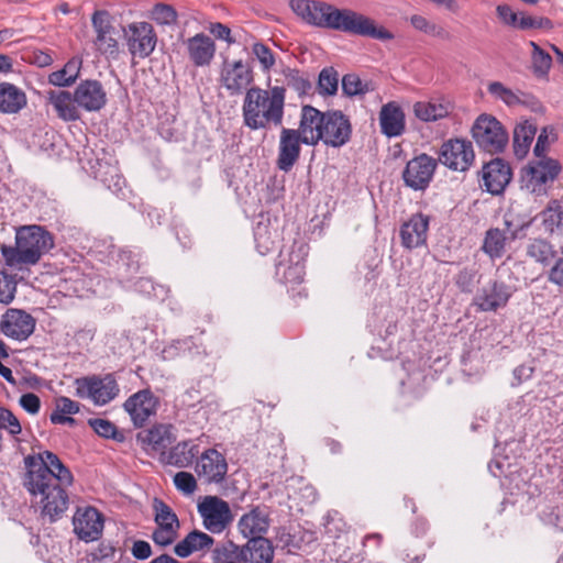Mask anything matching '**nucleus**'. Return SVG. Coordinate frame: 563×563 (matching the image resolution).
<instances>
[{"instance_id": "nucleus-7", "label": "nucleus", "mask_w": 563, "mask_h": 563, "mask_svg": "<svg viewBox=\"0 0 563 563\" xmlns=\"http://www.w3.org/2000/svg\"><path fill=\"white\" fill-rule=\"evenodd\" d=\"M472 136L487 153L503 152L508 144V133L503 124L490 114H481L473 124Z\"/></svg>"}, {"instance_id": "nucleus-54", "label": "nucleus", "mask_w": 563, "mask_h": 563, "mask_svg": "<svg viewBox=\"0 0 563 563\" xmlns=\"http://www.w3.org/2000/svg\"><path fill=\"white\" fill-rule=\"evenodd\" d=\"M253 54L256 56L258 62L261 63L263 69L268 70L275 64V57L273 52L263 43H255L253 45Z\"/></svg>"}, {"instance_id": "nucleus-27", "label": "nucleus", "mask_w": 563, "mask_h": 563, "mask_svg": "<svg viewBox=\"0 0 563 563\" xmlns=\"http://www.w3.org/2000/svg\"><path fill=\"white\" fill-rule=\"evenodd\" d=\"M379 125L382 133L388 137H396L404 133L406 128L405 113L397 102L390 101L382 107Z\"/></svg>"}, {"instance_id": "nucleus-21", "label": "nucleus", "mask_w": 563, "mask_h": 563, "mask_svg": "<svg viewBox=\"0 0 563 563\" xmlns=\"http://www.w3.org/2000/svg\"><path fill=\"white\" fill-rule=\"evenodd\" d=\"M184 46L188 59L196 67L209 66L217 52L213 38L202 32L186 38Z\"/></svg>"}, {"instance_id": "nucleus-38", "label": "nucleus", "mask_w": 563, "mask_h": 563, "mask_svg": "<svg viewBox=\"0 0 563 563\" xmlns=\"http://www.w3.org/2000/svg\"><path fill=\"white\" fill-rule=\"evenodd\" d=\"M212 563H245L243 547L232 541L218 544L212 550Z\"/></svg>"}, {"instance_id": "nucleus-11", "label": "nucleus", "mask_w": 563, "mask_h": 563, "mask_svg": "<svg viewBox=\"0 0 563 563\" xmlns=\"http://www.w3.org/2000/svg\"><path fill=\"white\" fill-rule=\"evenodd\" d=\"M91 24L96 34L93 40L95 48L110 58H117L119 55V42L117 40V30L111 23L110 14L104 10H97L91 16Z\"/></svg>"}, {"instance_id": "nucleus-2", "label": "nucleus", "mask_w": 563, "mask_h": 563, "mask_svg": "<svg viewBox=\"0 0 563 563\" xmlns=\"http://www.w3.org/2000/svg\"><path fill=\"white\" fill-rule=\"evenodd\" d=\"M292 12L305 23L358 36L387 41L394 35L375 21L352 9H340L320 0H290Z\"/></svg>"}, {"instance_id": "nucleus-46", "label": "nucleus", "mask_w": 563, "mask_h": 563, "mask_svg": "<svg viewBox=\"0 0 563 563\" xmlns=\"http://www.w3.org/2000/svg\"><path fill=\"white\" fill-rule=\"evenodd\" d=\"M151 18L161 25H172L177 21V12L168 4L157 3L151 12Z\"/></svg>"}, {"instance_id": "nucleus-58", "label": "nucleus", "mask_w": 563, "mask_h": 563, "mask_svg": "<svg viewBox=\"0 0 563 563\" xmlns=\"http://www.w3.org/2000/svg\"><path fill=\"white\" fill-rule=\"evenodd\" d=\"M476 273L472 269L464 268L455 276V284L463 292H471Z\"/></svg>"}, {"instance_id": "nucleus-40", "label": "nucleus", "mask_w": 563, "mask_h": 563, "mask_svg": "<svg viewBox=\"0 0 563 563\" xmlns=\"http://www.w3.org/2000/svg\"><path fill=\"white\" fill-rule=\"evenodd\" d=\"M509 240L499 228L490 229L486 232L483 251L492 258L500 257L505 250V243Z\"/></svg>"}, {"instance_id": "nucleus-45", "label": "nucleus", "mask_w": 563, "mask_h": 563, "mask_svg": "<svg viewBox=\"0 0 563 563\" xmlns=\"http://www.w3.org/2000/svg\"><path fill=\"white\" fill-rule=\"evenodd\" d=\"M528 225L529 222L519 219L515 213L509 211L504 216V229H501V231L508 239L515 240L519 232L523 231Z\"/></svg>"}, {"instance_id": "nucleus-47", "label": "nucleus", "mask_w": 563, "mask_h": 563, "mask_svg": "<svg viewBox=\"0 0 563 563\" xmlns=\"http://www.w3.org/2000/svg\"><path fill=\"white\" fill-rule=\"evenodd\" d=\"M342 90L349 97L362 95L367 91V84L363 82L358 76L347 74L342 78Z\"/></svg>"}, {"instance_id": "nucleus-17", "label": "nucleus", "mask_w": 563, "mask_h": 563, "mask_svg": "<svg viewBox=\"0 0 563 563\" xmlns=\"http://www.w3.org/2000/svg\"><path fill=\"white\" fill-rule=\"evenodd\" d=\"M74 532L85 541L90 542L100 538L103 530V517L93 507H78L73 517Z\"/></svg>"}, {"instance_id": "nucleus-6", "label": "nucleus", "mask_w": 563, "mask_h": 563, "mask_svg": "<svg viewBox=\"0 0 563 563\" xmlns=\"http://www.w3.org/2000/svg\"><path fill=\"white\" fill-rule=\"evenodd\" d=\"M561 172V165L550 157L538 158L521 170V189L536 195H547Z\"/></svg>"}, {"instance_id": "nucleus-56", "label": "nucleus", "mask_w": 563, "mask_h": 563, "mask_svg": "<svg viewBox=\"0 0 563 563\" xmlns=\"http://www.w3.org/2000/svg\"><path fill=\"white\" fill-rule=\"evenodd\" d=\"M303 276L305 266L300 261H297L285 269L283 278L286 284H299L303 280Z\"/></svg>"}, {"instance_id": "nucleus-39", "label": "nucleus", "mask_w": 563, "mask_h": 563, "mask_svg": "<svg viewBox=\"0 0 563 563\" xmlns=\"http://www.w3.org/2000/svg\"><path fill=\"white\" fill-rule=\"evenodd\" d=\"M527 254L536 262L548 265L555 256L553 245L544 239H534L527 246Z\"/></svg>"}, {"instance_id": "nucleus-15", "label": "nucleus", "mask_w": 563, "mask_h": 563, "mask_svg": "<svg viewBox=\"0 0 563 563\" xmlns=\"http://www.w3.org/2000/svg\"><path fill=\"white\" fill-rule=\"evenodd\" d=\"M303 144L301 119L298 129L283 128L279 136L277 167L283 172H289L300 156V144Z\"/></svg>"}, {"instance_id": "nucleus-16", "label": "nucleus", "mask_w": 563, "mask_h": 563, "mask_svg": "<svg viewBox=\"0 0 563 563\" xmlns=\"http://www.w3.org/2000/svg\"><path fill=\"white\" fill-rule=\"evenodd\" d=\"M253 81V70L243 60L223 63L220 82L231 96L242 93Z\"/></svg>"}, {"instance_id": "nucleus-9", "label": "nucleus", "mask_w": 563, "mask_h": 563, "mask_svg": "<svg viewBox=\"0 0 563 563\" xmlns=\"http://www.w3.org/2000/svg\"><path fill=\"white\" fill-rule=\"evenodd\" d=\"M75 387L79 398L89 399L99 406L110 402L119 394V386L111 375L77 378Z\"/></svg>"}, {"instance_id": "nucleus-4", "label": "nucleus", "mask_w": 563, "mask_h": 563, "mask_svg": "<svg viewBox=\"0 0 563 563\" xmlns=\"http://www.w3.org/2000/svg\"><path fill=\"white\" fill-rule=\"evenodd\" d=\"M286 89L274 86L269 89L252 87L246 90L242 104L245 126L251 130L268 129L283 123Z\"/></svg>"}, {"instance_id": "nucleus-51", "label": "nucleus", "mask_w": 563, "mask_h": 563, "mask_svg": "<svg viewBox=\"0 0 563 563\" xmlns=\"http://www.w3.org/2000/svg\"><path fill=\"white\" fill-rule=\"evenodd\" d=\"M174 484L176 488L185 495H191L197 489V481L189 472H178L174 476Z\"/></svg>"}, {"instance_id": "nucleus-43", "label": "nucleus", "mask_w": 563, "mask_h": 563, "mask_svg": "<svg viewBox=\"0 0 563 563\" xmlns=\"http://www.w3.org/2000/svg\"><path fill=\"white\" fill-rule=\"evenodd\" d=\"M532 47V67L538 76H545L552 65V57L544 52L537 43L530 42Z\"/></svg>"}, {"instance_id": "nucleus-20", "label": "nucleus", "mask_w": 563, "mask_h": 563, "mask_svg": "<svg viewBox=\"0 0 563 563\" xmlns=\"http://www.w3.org/2000/svg\"><path fill=\"white\" fill-rule=\"evenodd\" d=\"M173 429L170 424H156L148 430L140 432L137 441L146 453L159 454L163 457L166 455L167 449L176 440Z\"/></svg>"}, {"instance_id": "nucleus-28", "label": "nucleus", "mask_w": 563, "mask_h": 563, "mask_svg": "<svg viewBox=\"0 0 563 563\" xmlns=\"http://www.w3.org/2000/svg\"><path fill=\"white\" fill-rule=\"evenodd\" d=\"M46 99L60 120L71 122L80 119V111L75 100V93L71 95L66 90H51L47 92Z\"/></svg>"}, {"instance_id": "nucleus-49", "label": "nucleus", "mask_w": 563, "mask_h": 563, "mask_svg": "<svg viewBox=\"0 0 563 563\" xmlns=\"http://www.w3.org/2000/svg\"><path fill=\"white\" fill-rule=\"evenodd\" d=\"M7 430L11 435L21 433L22 428L19 419L13 412L4 407H0V430Z\"/></svg>"}, {"instance_id": "nucleus-24", "label": "nucleus", "mask_w": 563, "mask_h": 563, "mask_svg": "<svg viewBox=\"0 0 563 563\" xmlns=\"http://www.w3.org/2000/svg\"><path fill=\"white\" fill-rule=\"evenodd\" d=\"M429 230V218L421 213L410 217L399 230L401 245L406 250H413L426 245Z\"/></svg>"}, {"instance_id": "nucleus-31", "label": "nucleus", "mask_w": 563, "mask_h": 563, "mask_svg": "<svg viewBox=\"0 0 563 563\" xmlns=\"http://www.w3.org/2000/svg\"><path fill=\"white\" fill-rule=\"evenodd\" d=\"M244 562L272 563L274 549L271 541L264 537L249 539L243 545Z\"/></svg>"}, {"instance_id": "nucleus-42", "label": "nucleus", "mask_w": 563, "mask_h": 563, "mask_svg": "<svg viewBox=\"0 0 563 563\" xmlns=\"http://www.w3.org/2000/svg\"><path fill=\"white\" fill-rule=\"evenodd\" d=\"M339 74L333 67L323 68L319 74L318 90L320 95L333 96L338 91Z\"/></svg>"}, {"instance_id": "nucleus-53", "label": "nucleus", "mask_w": 563, "mask_h": 563, "mask_svg": "<svg viewBox=\"0 0 563 563\" xmlns=\"http://www.w3.org/2000/svg\"><path fill=\"white\" fill-rule=\"evenodd\" d=\"M88 422L98 435L107 439H115L118 433L117 427L111 421L101 418H95L89 419Z\"/></svg>"}, {"instance_id": "nucleus-3", "label": "nucleus", "mask_w": 563, "mask_h": 563, "mask_svg": "<svg viewBox=\"0 0 563 563\" xmlns=\"http://www.w3.org/2000/svg\"><path fill=\"white\" fill-rule=\"evenodd\" d=\"M301 131L303 144L316 146L320 142L329 147L345 145L352 135L350 119L339 110L322 112L317 108L306 104L301 112Z\"/></svg>"}, {"instance_id": "nucleus-12", "label": "nucleus", "mask_w": 563, "mask_h": 563, "mask_svg": "<svg viewBox=\"0 0 563 563\" xmlns=\"http://www.w3.org/2000/svg\"><path fill=\"white\" fill-rule=\"evenodd\" d=\"M474 157L471 142L454 139L442 144L439 161L452 170L465 172L473 164Z\"/></svg>"}, {"instance_id": "nucleus-57", "label": "nucleus", "mask_w": 563, "mask_h": 563, "mask_svg": "<svg viewBox=\"0 0 563 563\" xmlns=\"http://www.w3.org/2000/svg\"><path fill=\"white\" fill-rule=\"evenodd\" d=\"M496 12L497 16L504 24L517 27L520 15L515 12L508 4H498Z\"/></svg>"}, {"instance_id": "nucleus-48", "label": "nucleus", "mask_w": 563, "mask_h": 563, "mask_svg": "<svg viewBox=\"0 0 563 563\" xmlns=\"http://www.w3.org/2000/svg\"><path fill=\"white\" fill-rule=\"evenodd\" d=\"M286 81L300 96L307 95L312 88L311 81L297 70H290L286 75Z\"/></svg>"}, {"instance_id": "nucleus-13", "label": "nucleus", "mask_w": 563, "mask_h": 563, "mask_svg": "<svg viewBox=\"0 0 563 563\" xmlns=\"http://www.w3.org/2000/svg\"><path fill=\"white\" fill-rule=\"evenodd\" d=\"M512 294L511 286L500 280H493L478 289L473 299V305L479 311L495 312L507 306Z\"/></svg>"}, {"instance_id": "nucleus-50", "label": "nucleus", "mask_w": 563, "mask_h": 563, "mask_svg": "<svg viewBox=\"0 0 563 563\" xmlns=\"http://www.w3.org/2000/svg\"><path fill=\"white\" fill-rule=\"evenodd\" d=\"M555 140L554 129L545 126L541 130L537 143L533 148V153L537 158L547 157L545 153L551 142Z\"/></svg>"}, {"instance_id": "nucleus-37", "label": "nucleus", "mask_w": 563, "mask_h": 563, "mask_svg": "<svg viewBox=\"0 0 563 563\" xmlns=\"http://www.w3.org/2000/svg\"><path fill=\"white\" fill-rule=\"evenodd\" d=\"M487 92L495 99L508 107H516L527 102V95L512 90L500 81H492L487 85Z\"/></svg>"}, {"instance_id": "nucleus-62", "label": "nucleus", "mask_w": 563, "mask_h": 563, "mask_svg": "<svg viewBox=\"0 0 563 563\" xmlns=\"http://www.w3.org/2000/svg\"><path fill=\"white\" fill-rule=\"evenodd\" d=\"M55 410L70 416L79 411V405L68 397H59L56 399Z\"/></svg>"}, {"instance_id": "nucleus-29", "label": "nucleus", "mask_w": 563, "mask_h": 563, "mask_svg": "<svg viewBox=\"0 0 563 563\" xmlns=\"http://www.w3.org/2000/svg\"><path fill=\"white\" fill-rule=\"evenodd\" d=\"M214 539L206 532L194 530L189 532L180 542H178L174 552L179 558H188L195 552L210 549Z\"/></svg>"}, {"instance_id": "nucleus-60", "label": "nucleus", "mask_w": 563, "mask_h": 563, "mask_svg": "<svg viewBox=\"0 0 563 563\" xmlns=\"http://www.w3.org/2000/svg\"><path fill=\"white\" fill-rule=\"evenodd\" d=\"M20 406L29 413L36 415L41 408V400L37 395L33 393L24 394L20 397Z\"/></svg>"}, {"instance_id": "nucleus-18", "label": "nucleus", "mask_w": 563, "mask_h": 563, "mask_svg": "<svg viewBox=\"0 0 563 563\" xmlns=\"http://www.w3.org/2000/svg\"><path fill=\"white\" fill-rule=\"evenodd\" d=\"M435 167L437 162L431 156L427 154L416 156L406 165L402 173L404 181L415 190L424 189L431 181Z\"/></svg>"}, {"instance_id": "nucleus-5", "label": "nucleus", "mask_w": 563, "mask_h": 563, "mask_svg": "<svg viewBox=\"0 0 563 563\" xmlns=\"http://www.w3.org/2000/svg\"><path fill=\"white\" fill-rule=\"evenodd\" d=\"M54 246L53 235L40 225H26L16 231L15 246L3 245L1 254L8 266L35 265Z\"/></svg>"}, {"instance_id": "nucleus-32", "label": "nucleus", "mask_w": 563, "mask_h": 563, "mask_svg": "<svg viewBox=\"0 0 563 563\" xmlns=\"http://www.w3.org/2000/svg\"><path fill=\"white\" fill-rule=\"evenodd\" d=\"M544 231L550 235L563 236V201L550 200L539 213Z\"/></svg>"}, {"instance_id": "nucleus-8", "label": "nucleus", "mask_w": 563, "mask_h": 563, "mask_svg": "<svg viewBox=\"0 0 563 563\" xmlns=\"http://www.w3.org/2000/svg\"><path fill=\"white\" fill-rule=\"evenodd\" d=\"M197 511L203 528L214 534L222 533L233 521L229 503L218 496L202 497L197 504Z\"/></svg>"}, {"instance_id": "nucleus-55", "label": "nucleus", "mask_w": 563, "mask_h": 563, "mask_svg": "<svg viewBox=\"0 0 563 563\" xmlns=\"http://www.w3.org/2000/svg\"><path fill=\"white\" fill-rule=\"evenodd\" d=\"M177 531L172 527H157L153 532V541L162 547L169 545L177 538Z\"/></svg>"}, {"instance_id": "nucleus-10", "label": "nucleus", "mask_w": 563, "mask_h": 563, "mask_svg": "<svg viewBox=\"0 0 563 563\" xmlns=\"http://www.w3.org/2000/svg\"><path fill=\"white\" fill-rule=\"evenodd\" d=\"M126 46L133 57L146 58L155 49L157 36L152 24L132 22L124 29Z\"/></svg>"}, {"instance_id": "nucleus-1", "label": "nucleus", "mask_w": 563, "mask_h": 563, "mask_svg": "<svg viewBox=\"0 0 563 563\" xmlns=\"http://www.w3.org/2000/svg\"><path fill=\"white\" fill-rule=\"evenodd\" d=\"M26 468L24 486L41 506L42 515L49 521L58 520L67 510L69 497L66 488L73 484L70 471L59 457L44 451L24 459Z\"/></svg>"}, {"instance_id": "nucleus-26", "label": "nucleus", "mask_w": 563, "mask_h": 563, "mask_svg": "<svg viewBox=\"0 0 563 563\" xmlns=\"http://www.w3.org/2000/svg\"><path fill=\"white\" fill-rule=\"evenodd\" d=\"M75 100L79 108L92 112L107 103V93L98 80H84L75 89Z\"/></svg>"}, {"instance_id": "nucleus-33", "label": "nucleus", "mask_w": 563, "mask_h": 563, "mask_svg": "<svg viewBox=\"0 0 563 563\" xmlns=\"http://www.w3.org/2000/svg\"><path fill=\"white\" fill-rule=\"evenodd\" d=\"M198 454V445L191 440L177 443L162 460L177 467H187Z\"/></svg>"}, {"instance_id": "nucleus-52", "label": "nucleus", "mask_w": 563, "mask_h": 563, "mask_svg": "<svg viewBox=\"0 0 563 563\" xmlns=\"http://www.w3.org/2000/svg\"><path fill=\"white\" fill-rule=\"evenodd\" d=\"M410 22L416 30L421 31L429 35L442 36L444 33V31L441 26H439L434 23H431L423 15L415 14L410 18Z\"/></svg>"}, {"instance_id": "nucleus-35", "label": "nucleus", "mask_w": 563, "mask_h": 563, "mask_svg": "<svg viewBox=\"0 0 563 563\" xmlns=\"http://www.w3.org/2000/svg\"><path fill=\"white\" fill-rule=\"evenodd\" d=\"M449 102L441 101H418L413 104L415 115L424 122L438 121L448 117L451 112Z\"/></svg>"}, {"instance_id": "nucleus-34", "label": "nucleus", "mask_w": 563, "mask_h": 563, "mask_svg": "<svg viewBox=\"0 0 563 563\" xmlns=\"http://www.w3.org/2000/svg\"><path fill=\"white\" fill-rule=\"evenodd\" d=\"M536 134L537 126L529 121L516 125L514 130V153L519 159L525 158L529 153Z\"/></svg>"}, {"instance_id": "nucleus-36", "label": "nucleus", "mask_w": 563, "mask_h": 563, "mask_svg": "<svg viewBox=\"0 0 563 563\" xmlns=\"http://www.w3.org/2000/svg\"><path fill=\"white\" fill-rule=\"evenodd\" d=\"M82 60L79 57L70 58L62 69L48 76V82L56 87H69L79 76Z\"/></svg>"}, {"instance_id": "nucleus-63", "label": "nucleus", "mask_w": 563, "mask_h": 563, "mask_svg": "<svg viewBox=\"0 0 563 563\" xmlns=\"http://www.w3.org/2000/svg\"><path fill=\"white\" fill-rule=\"evenodd\" d=\"M132 554L137 560H146L152 554V549L148 542L137 540L133 543Z\"/></svg>"}, {"instance_id": "nucleus-23", "label": "nucleus", "mask_w": 563, "mask_h": 563, "mask_svg": "<svg viewBox=\"0 0 563 563\" xmlns=\"http://www.w3.org/2000/svg\"><path fill=\"white\" fill-rule=\"evenodd\" d=\"M199 478L207 483H221L228 472L225 457L214 449L205 451L196 465Z\"/></svg>"}, {"instance_id": "nucleus-25", "label": "nucleus", "mask_w": 563, "mask_h": 563, "mask_svg": "<svg viewBox=\"0 0 563 563\" xmlns=\"http://www.w3.org/2000/svg\"><path fill=\"white\" fill-rule=\"evenodd\" d=\"M511 179V169L500 158H495L482 169V186L493 195L501 194Z\"/></svg>"}, {"instance_id": "nucleus-64", "label": "nucleus", "mask_w": 563, "mask_h": 563, "mask_svg": "<svg viewBox=\"0 0 563 563\" xmlns=\"http://www.w3.org/2000/svg\"><path fill=\"white\" fill-rule=\"evenodd\" d=\"M31 62L38 67H47L53 64L54 59L48 52L34 51L31 57Z\"/></svg>"}, {"instance_id": "nucleus-14", "label": "nucleus", "mask_w": 563, "mask_h": 563, "mask_svg": "<svg viewBox=\"0 0 563 563\" xmlns=\"http://www.w3.org/2000/svg\"><path fill=\"white\" fill-rule=\"evenodd\" d=\"M159 406L158 398L150 390L143 389L130 396L123 407L129 413L134 427H143L156 415Z\"/></svg>"}, {"instance_id": "nucleus-22", "label": "nucleus", "mask_w": 563, "mask_h": 563, "mask_svg": "<svg viewBox=\"0 0 563 563\" xmlns=\"http://www.w3.org/2000/svg\"><path fill=\"white\" fill-rule=\"evenodd\" d=\"M269 526V512L265 506L252 507L238 521V530L245 539L264 537Z\"/></svg>"}, {"instance_id": "nucleus-30", "label": "nucleus", "mask_w": 563, "mask_h": 563, "mask_svg": "<svg viewBox=\"0 0 563 563\" xmlns=\"http://www.w3.org/2000/svg\"><path fill=\"white\" fill-rule=\"evenodd\" d=\"M26 103V95L22 89L10 82L0 84V111L2 113H18Z\"/></svg>"}, {"instance_id": "nucleus-59", "label": "nucleus", "mask_w": 563, "mask_h": 563, "mask_svg": "<svg viewBox=\"0 0 563 563\" xmlns=\"http://www.w3.org/2000/svg\"><path fill=\"white\" fill-rule=\"evenodd\" d=\"M208 30L217 40L224 41L229 45L235 43V38L232 36L230 27L220 22L210 23Z\"/></svg>"}, {"instance_id": "nucleus-19", "label": "nucleus", "mask_w": 563, "mask_h": 563, "mask_svg": "<svg viewBox=\"0 0 563 563\" xmlns=\"http://www.w3.org/2000/svg\"><path fill=\"white\" fill-rule=\"evenodd\" d=\"M35 329L34 318L21 309H8L1 318V332L13 340H26Z\"/></svg>"}, {"instance_id": "nucleus-41", "label": "nucleus", "mask_w": 563, "mask_h": 563, "mask_svg": "<svg viewBox=\"0 0 563 563\" xmlns=\"http://www.w3.org/2000/svg\"><path fill=\"white\" fill-rule=\"evenodd\" d=\"M155 522L157 527L179 529V520L172 508L163 500L154 499Z\"/></svg>"}, {"instance_id": "nucleus-61", "label": "nucleus", "mask_w": 563, "mask_h": 563, "mask_svg": "<svg viewBox=\"0 0 563 563\" xmlns=\"http://www.w3.org/2000/svg\"><path fill=\"white\" fill-rule=\"evenodd\" d=\"M550 283L563 287V256L558 258L548 274Z\"/></svg>"}, {"instance_id": "nucleus-44", "label": "nucleus", "mask_w": 563, "mask_h": 563, "mask_svg": "<svg viewBox=\"0 0 563 563\" xmlns=\"http://www.w3.org/2000/svg\"><path fill=\"white\" fill-rule=\"evenodd\" d=\"M16 292V280L13 275L0 271V303L9 305L13 301Z\"/></svg>"}]
</instances>
